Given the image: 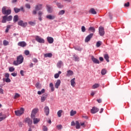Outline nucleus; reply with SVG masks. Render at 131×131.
<instances>
[{"label":"nucleus","mask_w":131,"mask_h":131,"mask_svg":"<svg viewBox=\"0 0 131 131\" xmlns=\"http://www.w3.org/2000/svg\"><path fill=\"white\" fill-rule=\"evenodd\" d=\"M24 60V58L22 55H19L17 57V60H15L13 61V65L15 66H17L20 64H22L23 63V61Z\"/></svg>","instance_id":"1"},{"label":"nucleus","mask_w":131,"mask_h":131,"mask_svg":"<svg viewBox=\"0 0 131 131\" xmlns=\"http://www.w3.org/2000/svg\"><path fill=\"white\" fill-rule=\"evenodd\" d=\"M13 19V16L12 15H9L8 16V15H5L3 16L2 22L3 23H6L7 21H12V19Z\"/></svg>","instance_id":"2"},{"label":"nucleus","mask_w":131,"mask_h":131,"mask_svg":"<svg viewBox=\"0 0 131 131\" xmlns=\"http://www.w3.org/2000/svg\"><path fill=\"white\" fill-rule=\"evenodd\" d=\"M11 13H12V11L11 9L7 10V7L4 6L2 8V13L3 15L8 16V15H10Z\"/></svg>","instance_id":"3"},{"label":"nucleus","mask_w":131,"mask_h":131,"mask_svg":"<svg viewBox=\"0 0 131 131\" xmlns=\"http://www.w3.org/2000/svg\"><path fill=\"white\" fill-rule=\"evenodd\" d=\"M15 114L16 116H21L24 113V108L21 107L19 110L15 111Z\"/></svg>","instance_id":"4"},{"label":"nucleus","mask_w":131,"mask_h":131,"mask_svg":"<svg viewBox=\"0 0 131 131\" xmlns=\"http://www.w3.org/2000/svg\"><path fill=\"white\" fill-rule=\"evenodd\" d=\"M35 40L39 42V43H45V39L40 37L39 36H35Z\"/></svg>","instance_id":"5"},{"label":"nucleus","mask_w":131,"mask_h":131,"mask_svg":"<svg viewBox=\"0 0 131 131\" xmlns=\"http://www.w3.org/2000/svg\"><path fill=\"white\" fill-rule=\"evenodd\" d=\"M38 112V108H34L31 113V118H34V117H35V115H36V113Z\"/></svg>","instance_id":"6"},{"label":"nucleus","mask_w":131,"mask_h":131,"mask_svg":"<svg viewBox=\"0 0 131 131\" xmlns=\"http://www.w3.org/2000/svg\"><path fill=\"white\" fill-rule=\"evenodd\" d=\"M99 33L100 36H103L105 34V31H104V28L103 27H100L99 28Z\"/></svg>","instance_id":"7"},{"label":"nucleus","mask_w":131,"mask_h":131,"mask_svg":"<svg viewBox=\"0 0 131 131\" xmlns=\"http://www.w3.org/2000/svg\"><path fill=\"white\" fill-rule=\"evenodd\" d=\"M17 45L18 47H21V48H25L27 46V43H26V42L23 41H19Z\"/></svg>","instance_id":"8"},{"label":"nucleus","mask_w":131,"mask_h":131,"mask_svg":"<svg viewBox=\"0 0 131 131\" xmlns=\"http://www.w3.org/2000/svg\"><path fill=\"white\" fill-rule=\"evenodd\" d=\"M18 25L21 27H26L27 26V23H24L23 20H19L18 22Z\"/></svg>","instance_id":"9"},{"label":"nucleus","mask_w":131,"mask_h":131,"mask_svg":"<svg viewBox=\"0 0 131 131\" xmlns=\"http://www.w3.org/2000/svg\"><path fill=\"white\" fill-rule=\"evenodd\" d=\"M93 35H94V34L91 33L88 36H87L85 39V42H89V41L91 40V38L93 37Z\"/></svg>","instance_id":"10"},{"label":"nucleus","mask_w":131,"mask_h":131,"mask_svg":"<svg viewBox=\"0 0 131 131\" xmlns=\"http://www.w3.org/2000/svg\"><path fill=\"white\" fill-rule=\"evenodd\" d=\"M99 110H100L98 108L96 107H93L92 109L91 110V112L92 114H95L97 113V112H99Z\"/></svg>","instance_id":"11"},{"label":"nucleus","mask_w":131,"mask_h":131,"mask_svg":"<svg viewBox=\"0 0 131 131\" xmlns=\"http://www.w3.org/2000/svg\"><path fill=\"white\" fill-rule=\"evenodd\" d=\"M25 122L26 123H28L29 126H31V124H32V120L29 118H26L25 120Z\"/></svg>","instance_id":"12"},{"label":"nucleus","mask_w":131,"mask_h":131,"mask_svg":"<svg viewBox=\"0 0 131 131\" xmlns=\"http://www.w3.org/2000/svg\"><path fill=\"white\" fill-rule=\"evenodd\" d=\"M91 60L95 64H100V61L98 59L95 58L94 56H91Z\"/></svg>","instance_id":"13"},{"label":"nucleus","mask_w":131,"mask_h":131,"mask_svg":"<svg viewBox=\"0 0 131 131\" xmlns=\"http://www.w3.org/2000/svg\"><path fill=\"white\" fill-rule=\"evenodd\" d=\"M33 119V122L34 123V124H37V123H38V122H39V121H40V119H38L37 118H31Z\"/></svg>","instance_id":"14"},{"label":"nucleus","mask_w":131,"mask_h":131,"mask_svg":"<svg viewBox=\"0 0 131 131\" xmlns=\"http://www.w3.org/2000/svg\"><path fill=\"white\" fill-rule=\"evenodd\" d=\"M44 111L46 113V115H47V116H48V115H49V114H50V108H49V106H45L44 107Z\"/></svg>","instance_id":"15"},{"label":"nucleus","mask_w":131,"mask_h":131,"mask_svg":"<svg viewBox=\"0 0 131 131\" xmlns=\"http://www.w3.org/2000/svg\"><path fill=\"white\" fill-rule=\"evenodd\" d=\"M42 9V4H38L35 7V10L36 11H39Z\"/></svg>","instance_id":"16"},{"label":"nucleus","mask_w":131,"mask_h":131,"mask_svg":"<svg viewBox=\"0 0 131 131\" xmlns=\"http://www.w3.org/2000/svg\"><path fill=\"white\" fill-rule=\"evenodd\" d=\"M47 98H48V94H45L41 97V102H45L46 100H47Z\"/></svg>","instance_id":"17"},{"label":"nucleus","mask_w":131,"mask_h":131,"mask_svg":"<svg viewBox=\"0 0 131 131\" xmlns=\"http://www.w3.org/2000/svg\"><path fill=\"white\" fill-rule=\"evenodd\" d=\"M60 84H61V80L58 79L57 80V82L55 84V87L56 88V89H59V86H60Z\"/></svg>","instance_id":"18"},{"label":"nucleus","mask_w":131,"mask_h":131,"mask_svg":"<svg viewBox=\"0 0 131 131\" xmlns=\"http://www.w3.org/2000/svg\"><path fill=\"white\" fill-rule=\"evenodd\" d=\"M46 18L49 19V20H54L55 19V15H52L51 14L48 15L46 16Z\"/></svg>","instance_id":"19"},{"label":"nucleus","mask_w":131,"mask_h":131,"mask_svg":"<svg viewBox=\"0 0 131 131\" xmlns=\"http://www.w3.org/2000/svg\"><path fill=\"white\" fill-rule=\"evenodd\" d=\"M47 41H48L49 43H53V42H54V38H53L52 37H48Z\"/></svg>","instance_id":"20"},{"label":"nucleus","mask_w":131,"mask_h":131,"mask_svg":"<svg viewBox=\"0 0 131 131\" xmlns=\"http://www.w3.org/2000/svg\"><path fill=\"white\" fill-rule=\"evenodd\" d=\"M76 83H75V78H74L73 79L71 80V85L73 88H74L75 86V85Z\"/></svg>","instance_id":"21"},{"label":"nucleus","mask_w":131,"mask_h":131,"mask_svg":"<svg viewBox=\"0 0 131 131\" xmlns=\"http://www.w3.org/2000/svg\"><path fill=\"white\" fill-rule=\"evenodd\" d=\"M53 54L52 53H46L44 54V57L45 58H52Z\"/></svg>","instance_id":"22"},{"label":"nucleus","mask_w":131,"mask_h":131,"mask_svg":"<svg viewBox=\"0 0 131 131\" xmlns=\"http://www.w3.org/2000/svg\"><path fill=\"white\" fill-rule=\"evenodd\" d=\"M73 74V71L71 70H68L67 73V76H71Z\"/></svg>","instance_id":"23"},{"label":"nucleus","mask_w":131,"mask_h":131,"mask_svg":"<svg viewBox=\"0 0 131 131\" xmlns=\"http://www.w3.org/2000/svg\"><path fill=\"white\" fill-rule=\"evenodd\" d=\"M75 124H76V128L77 129H79V128H80V124H79V122H78V121H76Z\"/></svg>","instance_id":"24"},{"label":"nucleus","mask_w":131,"mask_h":131,"mask_svg":"<svg viewBox=\"0 0 131 131\" xmlns=\"http://www.w3.org/2000/svg\"><path fill=\"white\" fill-rule=\"evenodd\" d=\"M19 20V16L17 15H16L13 17V22L16 23Z\"/></svg>","instance_id":"25"},{"label":"nucleus","mask_w":131,"mask_h":131,"mask_svg":"<svg viewBox=\"0 0 131 131\" xmlns=\"http://www.w3.org/2000/svg\"><path fill=\"white\" fill-rule=\"evenodd\" d=\"M104 58L105 60H106V61L107 62H110V60H109V55L108 54H104Z\"/></svg>","instance_id":"26"},{"label":"nucleus","mask_w":131,"mask_h":131,"mask_svg":"<svg viewBox=\"0 0 131 131\" xmlns=\"http://www.w3.org/2000/svg\"><path fill=\"white\" fill-rule=\"evenodd\" d=\"M56 6H57V7H58V8H59V9H62V8H64V5H62L60 3H57Z\"/></svg>","instance_id":"27"},{"label":"nucleus","mask_w":131,"mask_h":131,"mask_svg":"<svg viewBox=\"0 0 131 131\" xmlns=\"http://www.w3.org/2000/svg\"><path fill=\"white\" fill-rule=\"evenodd\" d=\"M62 65H63V62L61 60L59 61L57 64L58 68H61V66H62Z\"/></svg>","instance_id":"28"},{"label":"nucleus","mask_w":131,"mask_h":131,"mask_svg":"<svg viewBox=\"0 0 131 131\" xmlns=\"http://www.w3.org/2000/svg\"><path fill=\"white\" fill-rule=\"evenodd\" d=\"M100 86V84L99 83H95L92 86V89L95 90V89H98Z\"/></svg>","instance_id":"29"},{"label":"nucleus","mask_w":131,"mask_h":131,"mask_svg":"<svg viewBox=\"0 0 131 131\" xmlns=\"http://www.w3.org/2000/svg\"><path fill=\"white\" fill-rule=\"evenodd\" d=\"M90 12L93 14V15H96V14H97V12L96 11V10H95V9L94 8L91 9L90 10Z\"/></svg>","instance_id":"30"},{"label":"nucleus","mask_w":131,"mask_h":131,"mask_svg":"<svg viewBox=\"0 0 131 131\" xmlns=\"http://www.w3.org/2000/svg\"><path fill=\"white\" fill-rule=\"evenodd\" d=\"M63 113V111L60 110L57 112V116L58 117H61L62 116V113Z\"/></svg>","instance_id":"31"},{"label":"nucleus","mask_w":131,"mask_h":131,"mask_svg":"<svg viewBox=\"0 0 131 131\" xmlns=\"http://www.w3.org/2000/svg\"><path fill=\"white\" fill-rule=\"evenodd\" d=\"M73 58H74V59H75V61L76 62H78V61H79V57H78V56L77 55H74Z\"/></svg>","instance_id":"32"},{"label":"nucleus","mask_w":131,"mask_h":131,"mask_svg":"<svg viewBox=\"0 0 131 131\" xmlns=\"http://www.w3.org/2000/svg\"><path fill=\"white\" fill-rule=\"evenodd\" d=\"M47 10L49 13H52L53 12V9L50 7V6L47 5Z\"/></svg>","instance_id":"33"},{"label":"nucleus","mask_w":131,"mask_h":131,"mask_svg":"<svg viewBox=\"0 0 131 131\" xmlns=\"http://www.w3.org/2000/svg\"><path fill=\"white\" fill-rule=\"evenodd\" d=\"M61 73H62V72L61 71H59L58 73H56L54 75V77L55 78H58L59 76H60V74H61Z\"/></svg>","instance_id":"34"},{"label":"nucleus","mask_w":131,"mask_h":131,"mask_svg":"<svg viewBox=\"0 0 131 131\" xmlns=\"http://www.w3.org/2000/svg\"><path fill=\"white\" fill-rule=\"evenodd\" d=\"M35 86L36 89L40 90L41 89V85L39 84V83L37 82L36 83Z\"/></svg>","instance_id":"35"},{"label":"nucleus","mask_w":131,"mask_h":131,"mask_svg":"<svg viewBox=\"0 0 131 131\" xmlns=\"http://www.w3.org/2000/svg\"><path fill=\"white\" fill-rule=\"evenodd\" d=\"M45 92H46V90L45 89H43L41 91H38L37 94L38 95H41V94H45Z\"/></svg>","instance_id":"36"},{"label":"nucleus","mask_w":131,"mask_h":131,"mask_svg":"<svg viewBox=\"0 0 131 131\" xmlns=\"http://www.w3.org/2000/svg\"><path fill=\"white\" fill-rule=\"evenodd\" d=\"M89 31H91V32H93V33H94L95 31V29L94 27H90L89 28Z\"/></svg>","instance_id":"37"},{"label":"nucleus","mask_w":131,"mask_h":131,"mask_svg":"<svg viewBox=\"0 0 131 131\" xmlns=\"http://www.w3.org/2000/svg\"><path fill=\"white\" fill-rule=\"evenodd\" d=\"M65 14V10H61L60 11H59L58 12V15L59 16H62V15H64Z\"/></svg>","instance_id":"38"},{"label":"nucleus","mask_w":131,"mask_h":131,"mask_svg":"<svg viewBox=\"0 0 131 131\" xmlns=\"http://www.w3.org/2000/svg\"><path fill=\"white\" fill-rule=\"evenodd\" d=\"M75 114H76V111H73V110L71 111V112H70L71 116H74V115H75Z\"/></svg>","instance_id":"39"},{"label":"nucleus","mask_w":131,"mask_h":131,"mask_svg":"<svg viewBox=\"0 0 131 131\" xmlns=\"http://www.w3.org/2000/svg\"><path fill=\"white\" fill-rule=\"evenodd\" d=\"M101 45H102V42L101 41H98L96 43V47L97 48H99L101 46Z\"/></svg>","instance_id":"40"},{"label":"nucleus","mask_w":131,"mask_h":131,"mask_svg":"<svg viewBox=\"0 0 131 131\" xmlns=\"http://www.w3.org/2000/svg\"><path fill=\"white\" fill-rule=\"evenodd\" d=\"M4 46H9V41H7V40H4L3 41Z\"/></svg>","instance_id":"41"},{"label":"nucleus","mask_w":131,"mask_h":131,"mask_svg":"<svg viewBox=\"0 0 131 131\" xmlns=\"http://www.w3.org/2000/svg\"><path fill=\"white\" fill-rule=\"evenodd\" d=\"M7 118V116L6 115H4L3 117H0V122L3 121V120L6 119Z\"/></svg>","instance_id":"42"},{"label":"nucleus","mask_w":131,"mask_h":131,"mask_svg":"<svg viewBox=\"0 0 131 131\" xmlns=\"http://www.w3.org/2000/svg\"><path fill=\"white\" fill-rule=\"evenodd\" d=\"M4 81H6V82H11V79L9 78H7L6 79L3 78Z\"/></svg>","instance_id":"43"},{"label":"nucleus","mask_w":131,"mask_h":131,"mask_svg":"<svg viewBox=\"0 0 131 131\" xmlns=\"http://www.w3.org/2000/svg\"><path fill=\"white\" fill-rule=\"evenodd\" d=\"M15 13H19L20 12V9L15 7L14 8Z\"/></svg>","instance_id":"44"},{"label":"nucleus","mask_w":131,"mask_h":131,"mask_svg":"<svg viewBox=\"0 0 131 131\" xmlns=\"http://www.w3.org/2000/svg\"><path fill=\"white\" fill-rule=\"evenodd\" d=\"M107 71L105 69H102L101 71V74L102 75H105L106 74Z\"/></svg>","instance_id":"45"},{"label":"nucleus","mask_w":131,"mask_h":131,"mask_svg":"<svg viewBox=\"0 0 131 131\" xmlns=\"http://www.w3.org/2000/svg\"><path fill=\"white\" fill-rule=\"evenodd\" d=\"M9 70L10 72H14V71H15V68L13 67H10L9 68Z\"/></svg>","instance_id":"46"},{"label":"nucleus","mask_w":131,"mask_h":131,"mask_svg":"<svg viewBox=\"0 0 131 131\" xmlns=\"http://www.w3.org/2000/svg\"><path fill=\"white\" fill-rule=\"evenodd\" d=\"M20 97V95L18 93H15L14 96V99H18Z\"/></svg>","instance_id":"47"},{"label":"nucleus","mask_w":131,"mask_h":131,"mask_svg":"<svg viewBox=\"0 0 131 131\" xmlns=\"http://www.w3.org/2000/svg\"><path fill=\"white\" fill-rule=\"evenodd\" d=\"M56 127H57V129H59V130L61 129H62V125H61V124L57 125L56 126Z\"/></svg>","instance_id":"48"},{"label":"nucleus","mask_w":131,"mask_h":131,"mask_svg":"<svg viewBox=\"0 0 131 131\" xmlns=\"http://www.w3.org/2000/svg\"><path fill=\"white\" fill-rule=\"evenodd\" d=\"M42 130H43V131H48V127L43 125L42 126Z\"/></svg>","instance_id":"49"},{"label":"nucleus","mask_w":131,"mask_h":131,"mask_svg":"<svg viewBox=\"0 0 131 131\" xmlns=\"http://www.w3.org/2000/svg\"><path fill=\"white\" fill-rule=\"evenodd\" d=\"M29 54H30L29 51L28 50L25 51V55H26V56H28Z\"/></svg>","instance_id":"50"},{"label":"nucleus","mask_w":131,"mask_h":131,"mask_svg":"<svg viewBox=\"0 0 131 131\" xmlns=\"http://www.w3.org/2000/svg\"><path fill=\"white\" fill-rule=\"evenodd\" d=\"M5 76L6 78H9V77H10V74L8 73H6L5 74Z\"/></svg>","instance_id":"51"},{"label":"nucleus","mask_w":131,"mask_h":131,"mask_svg":"<svg viewBox=\"0 0 131 131\" xmlns=\"http://www.w3.org/2000/svg\"><path fill=\"white\" fill-rule=\"evenodd\" d=\"M81 31L82 32H85V27L84 26H82Z\"/></svg>","instance_id":"52"},{"label":"nucleus","mask_w":131,"mask_h":131,"mask_svg":"<svg viewBox=\"0 0 131 131\" xmlns=\"http://www.w3.org/2000/svg\"><path fill=\"white\" fill-rule=\"evenodd\" d=\"M75 50H76V51H81L82 49L79 47H75L74 48Z\"/></svg>","instance_id":"53"},{"label":"nucleus","mask_w":131,"mask_h":131,"mask_svg":"<svg viewBox=\"0 0 131 131\" xmlns=\"http://www.w3.org/2000/svg\"><path fill=\"white\" fill-rule=\"evenodd\" d=\"M43 13L42 11H39L38 12V15L39 17H41Z\"/></svg>","instance_id":"54"},{"label":"nucleus","mask_w":131,"mask_h":131,"mask_svg":"<svg viewBox=\"0 0 131 131\" xmlns=\"http://www.w3.org/2000/svg\"><path fill=\"white\" fill-rule=\"evenodd\" d=\"M37 13V10H36V9H35L32 12L33 15H36Z\"/></svg>","instance_id":"55"},{"label":"nucleus","mask_w":131,"mask_h":131,"mask_svg":"<svg viewBox=\"0 0 131 131\" xmlns=\"http://www.w3.org/2000/svg\"><path fill=\"white\" fill-rule=\"evenodd\" d=\"M32 61L33 62H34V63H37V62H38V60H37V59L34 58L32 59Z\"/></svg>","instance_id":"56"},{"label":"nucleus","mask_w":131,"mask_h":131,"mask_svg":"<svg viewBox=\"0 0 131 131\" xmlns=\"http://www.w3.org/2000/svg\"><path fill=\"white\" fill-rule=\"evenodd\" d=\"M25 6L27 9H30L31 8L30 5L29 4H26Z\"/></svg>","instance_id":"57"},{"label":"nucleus","mask_w":131,"mask_h":131,"mask_svg":"<svg viewBox=\"0 0 131 131\" xmlns=\"http://www.w3.org/2000/svg\"><path fill=\"white\" fill-rule=\"evenodd\" d=\"M11 75L15 77L17 76V73H11Z\"/></svg>","instance_id":"58"},{"label":"nucleus","mask_w":131,"mask_h":131,"mask_svg":"<svg viewBox=\"0 0 131 131\" xmlns=\"http://www.w3.org/2000/svg\"><path fill=\"white\" fill-rule=\"evenodd\" d=\"M124 7H129V3L127 2L124 4Z\"/></svg>","instance_id":"59"},{"label":"nucleus","mask_w":131,"mask_h":131,"mask_svg":"<svg viewBox=\"0 0 131 131\" xmlns=\"http://www.w3.org/2000/svg\"><path fill=\"white\" fill-rule=\"evenodd\" d=\"M0 94H4V90H3V89L0 88Z\"/></svg>","instance_id":"60"},{"label":"nucleus","mask_w":131,"mask_h":131,"mask_svg":"<svg viewBox=\"0 0 131 131\" xmlns=\"http://www.w3.org/2000/svg\"><path fill=\"white\" fill-rule=\"evenodd\" d=\"M20 74H21V75H22V76H24V71L23 70H21L20 72Z\"/></svg>","instance_id":"61"},{"label":"nucleus","mask_w":131,"mask_h":131,"mask_svg":"<svg viewBox=\"0 0 131 131\" xmlns=\"http://www.w3.org/2000/svg\"><path fill=\"white\" fill-rule=\"evenodd\" d=\"M74 125H75V122H74V121H72L71 122V126H74Z\"/></svg>","instance_id":"62"},{"label":"nucleus","mask_w":131,"mask_h":131,"mask_svg":"<svg viewBox=\"0 0 131 131\" xmlns=\"http://www.w3.org/2000/svg\"><path fill=\"white\" fill-rule=\"evenodd\" d=\"M29 24H30V25H34V22L30 21L29 22Z\"/></svg>","instance_id":"63"},{"label":"nucleus","mask_w":131,"mask_h":131,"mask_svg":"<svg viewBox=\"0 0 131 131\" xmlns=\"http://www.w3.org/2000/svg\"><path fill=\"white\" fill-rule=\"evenodd\" d=\"M97 101L98 102V103H102V99H97Z\"/></svg>","instance_id":"64"}]
</instances>
